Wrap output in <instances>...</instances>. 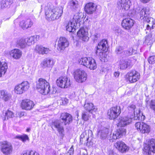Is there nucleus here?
<instances>
[{
  "label": "nucleus",
  "mask_w": 155,
  "mask_h": 155,
  "mask_svg": "<svg viewBox=\"0 0 155 155\" xmlns=\"http://www.w3.org/2000/svg\"><path fill=\"white\" fill-rule=\"evenodd\" d=\"M45 9L46 18L51 21L58 19L61 16L63 8L62 7H55L51 3H48Z\"/></svg>",
  "instance_id": "1"
},
{
  "label": "nucleus",
  "mask_w": 155,
  "mask_h": 155,
  "mask_svg": "<svg viewBox=\"0 0 155 155\" xmlns=\"http://www.w3.org/2000/svg\"><path fill=\"white\" fill-rule=\"evenodd\" d=\"M135 106L132 104L129 106L128 109L129 111V113L132 114L130 118L127 117H121L118 120V123L117 124L118 127H123L130 123L133 119L134 120L135 109Z\"/></svg>",
  "instance_id": "2"
},
{
  "label": "nucleus",
  "mask_w": 155,
  "mask_h": 155,
  "mask_svg": "<svg viewBox=\"0 0 155 155\" xmlns=\"http://www.w3.org/2000/svg\"><path fill=\"white\" fill-rule=\"evenodd\" d=\"M36 87L38 91L44 95H46L50 92L49 83L45 79L40 78L37 83Z\"/></svg>",
  "instance_id": "3"
},
{
  "label": "nucleus",
  "mask_w": 155,
  "mask_h": 155,
  "mask_svg": "<svg viewBox=\"0 0 155 155\" xmlns=\"http://www.w3.org/2000/svg\"><path fill=\"white\" fill-rule=\"evenodd\" d=\"M143 150L147 155H151L152 152L155 153V139L148 140L144 144Z\"/></svg>",
  "instance_id": "4"
},
{
  "label": "nucleus",
  "mask_w": 155,
  "mask_h": 155,
  "mask_svg": "<svg viewBox=\"0 0 155 155\" xmlns=\"http://www.w3.org/2000/svg\"><path fill=\"white\" fill-rule=\"evenodd\" d=\"M73 74L75 80L79 83H82L87 79V74L82 69H77L74 72Z\"/></svg>",
  "instance_id": "5"
},
{
  "label": "nucleus",
  "mask_w": 155,
  "mask_h": 155,
  "mask_svg": "<svg viewBox=\"0 0 155 155\" xmlns=\"http://www.w3.org/2000/svg\"><path fill=\"white\" fill-rule=\"evenodd\" d=\"M1 151L5 155H10L13 150L12 144L7 141L0 142Z\"/></svg>",
  "instance_id": "6"
},
{
  "label": "nucleus",
  "mask_w": 155,
  "mask_h": 155,
  "mask_svg": "<svg viewBox=\"0 0 155 155\" xmlns=\"http://www.w3.org/2000/svg\"><path fill=\"white\" fill-rule=\"evenodd\" d=\"M107 39H102L98 43L97 47V50L95 51L96 55L100 57H103L104 54V51H107Z\"/></svg>",
  "instance_id": "7"
},
{
  "label": "nucleus",
  "mask_w": 155,
  "mask_h": 155,
  "mask_svg": "<svg viewBox=\"0 0 155 155\" xmlns=\"http://www.w3.org/2000/svg\"><path fill=\"white\" fill-rule=\"evenodd\" d=\"M29 87V85L28 82L27 81H24L15 86V91L17 94H21L27 90Z\"/></svg>",
  "instance_id": "8"
},
{
  "label": "nucleus",
  "mask_w": 155,
  "mask_h": 155,
  "mask_svg": "<svg viewBox=\"0 0 155 155\" xmlns=\"http://www.w3.org/2000/svg\"><path fill=\"white\" fill-rule=\"evenodd\" d=\"M121 109L119 106H116L111 108L108 110V115L110 119H114L119 115Z\"/></svg>",
  "instance_id": "9"
},
{
  "label": "nucleus",
  "mask_w": 155,
  "mask_h": 155,
  "mask_svg": "<svg viewBox=\"0 0 155 155\" xmlns=\"http://www.w3.org/2000/svg\"><path fill=\"white\" fill-rule=\"evenodd\" d=\"M58 86L61 88H67L69 87L71 84L70 79L67 77H61L57 80Z\"/></svg>",
  "instance_id": "10"
},
{
  "label": "nucleus",
  "mask_w": 155,
  "mask_h": 155,
  "mask_svg": "<svg viewBox=\"0 0 155 155\" xmlns=\"http://www.w3.org/2000/svg\"><path fill=\"white\" fill-rule=\"evenodd\" d=\"M64 124L61 120H56L52 121L51 126L52 129L55 128L60 134H63L64 132Z\"/></svg>",
  "instance_id": "11"
},
{
  "label": "nucleus",
  "mask_w": 155,
  "mask_h": 155,
  "mask_svg": "<svg viewBox=\"0 0 155 155\" xmlns=\"http://www.w3.org/2000/svg\"><path fill=\"white\" fill-rule=\"evenodd\" d=\"M35 106L34 102L28 99H25L22 100L21 104V107L26 110H32Z\"/></svg>",
  "instance_id": "12"
},
{
  "label": "nucleus",
  "mask_w": 155,
  "mask_h": 155,
  "mask_svg": "<svg viewBox=\"0 0 155 155\" xmlns=\"http://www.w3.org/2000/svg\"><path fill=\"white\" fill-rule=\"evenodd\" d=\"M136 129L142 133H148L150 131V127L142 122H136Z\"/></svg>",
  "instance_id": "13"
},
{
  "label": "nucleus",
  "mask_w": 155,
  "mask_h": 155,
  "mask_svg": "<svg viewBox=\"0 0 155 155\" xmlns=\"http://www.w3.org/2000/svg\"><path fill=\"white\" fill-rule=\"evenodd\" d=\"M60 118V120H62V123L64 125L69 124L72 120V116L68 113H62Z\"/></svg>",
  "instance_id": "14"
},
{
  "label": "nucleus",
  "mask_w": 155,
  "mask_h": 155,
  "mask_svg": "<svg viewBox=\"0 0 155 155\" xmlns=\"http://www.w3.org/2000/svg\"><path fill=\"white\" fill-rule=\"evenodd\" d=\"M134 22V21L130 18H125L122 20L121 25L125 29L129 30L133 26Z\"/></svg>",
  "instance_id": "15"
},
{
  "label": "nucleus",
  "mask_w": 155,
  "mask_h": 155,
  "mask_svg": "<svg viewBox=\"0 0 155 155\" xmlns=\"http://www.w3.org/2000/svg\"><path fill=\"white\" fill-rule=\"evenodd\" d=\"M34 22L30 18L25 19L20 22V26L23 29H27L31 28L33 25Z\"/></svg>",
  "instance_id": "16"
},
{
  "label": "nucleus",
  "mask_w": 155,
  "mask_h": 155,
  "mask_svg": "<svg viewBox=\"0 0 155 155\" xmlns=\"http://www.w3.org/2000/svg\"><path fill=\"white\" fill-rule=\"evenodd\" d=\"M115 146L118 150L122 153H124L127 152L129 147L123 142L119 141L115 144Z\"/></svg>",
  "instance_id": "17"
},
{
  "label": "nucleus",
  "mask_w": 155,
  "mask_h": 155,
  "mask_svg": "<svg viewBox=\"0 0 155 155\" xmlns=\"http://www.w3.org/2000/svg\"><path fill=\"white\" fill-rule=\"evenodd\" d=\"M69 45V43L67 39H59L57 49L59 51L62 52Z\"/></svg>",
  "instance_id": "18"
},
{
  "label": "nucleus",
  "mask_w": 155,
  "mask_h": 155,
  "mask_svg": "<svg viewBox=\"0 0 155 155\" xmlns=\"http://www.w3.org/2000/svg\"><path fill=\"white\" fill-rule=\"evenodd\" d=\"M126 133V130L124 128L120 127L117 129L113 134L112 138L116 140L121 137L123 135H125Z\"/></svg>",
  "instance_id": "19"
},
{
  "label": "nucleus",
  "mask_w": 155,
  "mask_h": 155,
  "mask_svg": "<svg viewBox=\"0 0 155 155\" xmlns=\"http://www.w3.org/2000/svg\"><path fill=\"white\" fill-rule=\"evenodd\" d=\"M96 7L97 6L94 4L90 2L86 4L85 10L87 13L91 14L96 11Z\"/></svg>",
  "instance_id": "20"
},
{
  "label": "nucleus",
  "mask_w": 155,
  "mask_h": 155,
  "mask_svg": "<svg viewBox=\"0 0 155 155\" xmlns=\"http://www.w3.org/2000/svg\"><path fill=\"white\" fill-rule=\"evenodd\" d=\"M84 108L89 112L92 113L93 111L95 112L97 109L95 108L93 103L85 101V103L84 106Z\"/></svg>",
  "instance_id": "21"
},
{
  "label": "nucleus",
  "mask_w": 155,
  "mask_h": 155,
  "mask_svg": "<svg viewBox=\"0 0 155 155\" xmlns=\"http://www.w3.org/2000/svg\"><path fill=\"white\" fill-rule=\"evenodd\" d=\"M35 50L39 54H43L48 53L49 50L48 48H45L41 45H37L35 48Z\"/></svg>",
  "instance_id": "22"
},
{
  "label": "nucleus",
  "mask_w": 155,
  "mask_h": 155,
  "mask_svg": "<svg viewBox=\"0 0 155 155\" xmlns=\"http://www.w3.org/2000/svg\"><path fill=\"white\" fill-rule=\"evenodd\" d=\"M130 63V60H120L119 61V67L121 69H125L131 65Z\"/></svg>",
  "instance_id": "23"
},
{
  "label": "nucleus",
  "mask_w": 155,
  "mask_h": 155,
  "mask_svg": "<svg viewBox=\"0 0 155 155\" xmlns=\"http://www.w3.org/2000/svg\"><path fill=\"white\" fill-rule=\"evenodd\" d=\"M74 21L71 20L66 23L65 26L67 31L69 32H74L75 30V28L77 25Z\"/></svg>",
  "instance_id": "24"
},
{
  "label": "nucleus",
  "mask_w": 155,
  "mask_h": 155,
  "mask_svg": "<svg viewBox=\"0 0 155 155\" xmlns=\"http://www.w3.org/2000/svg\"><path fill=\"white\" fill-rule=\"evenodd\" d=\"M78 6V2L76 0H71L68 3V8L72 11H75Z\"/></svg>",
  "instance_id": "25"
},
{
  "label": "nucleus",
  "mask_w": 155,
  "mask_h": 155,
  "mask_svg": "<svg viewBox=\"0 0 155 155\" xmlns=\"http://www.w3.org/2000/svg\"><path fill=\"white\" fill-rule=\"evenodd\" d=\"M92 58H91L87 57L82 58L80 59L78 61L80 64L88 68Z\"/></svg>",
  "instance_id": "26"
},
{
  "label": "nucleus",
  "mask_w": 155,
  "mask_h": 155,
  "mask_svg": "<svg viewBox=\"0 0 155 155\" xmlns=\"http://www.w3.org/2000/svg\"><path fill=\"white\" fill-rule=\"evenodd\" d=\"M136 70H132L127 75V78L131 83L136 82Z\"/></svg>",
  "instance_id": "27"
},
{
  "label": "nucleus",
  "mask_w": 155,
  "mask_h": 155,
  "mask_svg": "<svg viewBox=\"0 0 155 155\" xmlns=\"http://www.w3.org/2000/svg\"><path fill=\"white\" fill-rule=\"evenodd\" d=\"M119 2L122 9L128 10L129 9L130 4V0H120Z\"/></svg>",
  "instance_id": "28"
},
{
  "label": "nucleus",
  "mask_w": 155,
  "mask_h": 155,
  "mask_svg": "<svg viewBox=\"0 0 155 155\" xmlns=\"http://www.w3.org/2000/svg\"><path fill=\"white\" fill-rule=\"evenodd\" d=\"M11 55L14 58L19 59L21 56L22 52L19 49H14L12 50Z\"/></svg>",
  "instance_id": "29"
},
{
  "label": "nucleus",
  "mask_w": 155,
  "mask_h": 155,
  "mask_svg": "<svg viewBox=\"0 0 155 155\" xmlns=\"http://www.w3.org/2000/svg\"><path fill=\"white\" fill-rule=\"evenodd\" d=\"M150 14V12L148 8H143L140 12L141 18L143 17V18H145V19Z\"/></svg>",
  "instance_id": "30"
},
{
  "label": "nucleus",
  "mask_w": 155,
  "mask_h": 155,
  "mask_svg": "<svg viewBox=\"0 0 155 155\" xmlns=\"http://www.w3.org/2000/svg\"><path fill=\"white\" fill-rule=\"evenodd\" d=\"M87 32L86 31L84 28H81L78 32L77 35L80 38H86V36L87 35Z\"/></svg>",
  "instance_id": "31"
},
{
  "label": "nucleus",
  "mask_w": 155,
  "mask_h": 155,
  "mask_svg": "<svg viewBox=\"0 0 155 155\" xmlns=\"http://www.w3.org/2000/svg\"><path fill=\"white\" fill-rule=\"evenodd\" d=\"M41 64L43 65V67L45 68L46 67H51L53 65V61L48 59L44 60L42 62Z\"/></svg>",
  "instance_id": "32"
},
{
  "label": "nucleus",
  "mask_w": 155,
  "mask_h": 155,
  "mask_svg": "<svg viewBox=\"0 0 155 155\" xmlns=\"http://www.w3.org/2000/svg\"><path fill=\"white\" fill-rule=\"evenodd\" d=\"M92 114L91 112L87 111H83L82 113V118L84 121H87L89 120Z\"/></svg>",
  "instance_id": "33"
},
{
  "label": "nucleus",
  "mask_w": 155,
  "mask_h": 155,
  "mask_svg": "<svg viewBox=\"0 0 155 155\" xmlns=\"http://www.w3.org/2000/svg\"><path fill=\"white\" fill-rule=\"evenodd\" d=\"M107 132L104 130H100L98 132V135L100 136V138L101 139H105L107 136Z\"/></svg>",
  "instance_id": "34"
},
{
  "label": "nucleus",
  "mask_w": 155,
  "mask_h": 155,
  "mask_svg": "<svg viewBox=\"0 0 155 155\" xmlns=\"http://www.w3.org/2000/svg\"><path fill=\"white\" fill-rule=\"evenodd\" d=\"M97 67V64L95 60L92 58L88 68L91 70H94L96 69Z\"/></svg>",
  "instance_id": "35"
},
{
  "label": "nucleus",
  "mask_w": 155,
  "mask_h": 155,
  "mask_svg": "<svg viewBox=\"0 0 155 155\" xmlns=\"http://www.w3.org/2000/svg\"><path fill=\"white\" fill-rule=\"evenodd\" d=\"M4 120H7L8 118H12L14 117V114L11 111L8 110L5 113Z\"/></svg>",
  "instance_id": "36"
},
{
  "label": "nucleus",
  "mask_w": 155,
  "mask_h": 155,
  "mask_svg": "<svg viewBox=\"0 0 155 155\" xmlns=\"http://www.w3.org/2000/svg\"><path fill=\"white\" fill-rule=\"evenodd\" d=\"M10 5L5 0H2L0 2V8L4 9L9 8Z\"/></svg>",
  "instance_id": "37"
},
{
  "label": "nucleus",
  "mask_w": 155,
  "mask_h": 155,
  "mask_svg": "<svg viewBox=\"0 0 155 155\" xmlns=\"http://www.w3.org/2000/svg\"><path fill=\"white\" fill-rule=\"evenodd\" d=\"M136 117H137L136 120H143L145 119V116L143 115V113L141 112L140 110H139L138 112L137 113Z\"/></svg>",
  "instance_id": "38"
},
{
  "label": "nucleus",
  "mask_w": 155,
  "mask_h": 155,
  "mask_svg": "<svg viewBox=\"0 0 155 155\" xmlns=\"http://www.w3.org/2000/svg\"><path fill=\"white\" fill-rule=\"evenodd\" d=\"M18 45L21 48H25L27 45L25 39H20L18 43Z\"/></svg>",
  "instance_id": "39"
},
{
  "label": "nucleus",
  "mask_w": 155,
  "mask_h": 155,
  "mask_svg": "<svg viewBox=\"0 0 155 155\" xmlns=\"http://www.w3.org/2000/svg\"><path fill=\"white\" fill-rule=\"evenodd\" d=\"M71 20L72 21H74V22L76 24V25H77L81 21V18L78 15H74L73 19Z\"/></svg>",
  "instance_id": "40"
},
{
  "label": "nucleus",
  "mask_w": 155,
  "mask_h": 155,
  "mask_svg": "<svg viewBox=\"0 0 155 155\" xmlns=\"http://www.w3.org/2000/svg\"><path fill=\"white\" fill-rule=\"evenodd\" d=\"M21 155H39V154L36 152L33 151H27L24 152Z\"/></svg>",
  "instance_id": "41"
},
{
  "label": "nucleus",
  "mask_w": 155,
  "mask_h": 155,
  "mask_svg": "<svg viewBox=\"0 0 155 155\" xmlns=\"http://www.w3.org/2000/svg\"><path fill=\"white\" fill-rule=\"evenodd\" d=\"M16 137L21 140L23 142H25L27 140H29V138L28 135L25 134L21 136H17Z\"/></svg>",
  "instance_id": "42"
},
{
  "label": "nucleus",
  "mask_w": 155,
  "mask_h": 155,
  "mask_svg": "<svg viewBox=\"0 0 155 155\" xmlns=\"http://www.w3.org/2000/svg\"><path fill=\"white\" fill-rule=\"evenodd\" d=\"M124 49L122 47L118 46L116 47L115 50V52L117 54H120L123 53Z\"/></svg>",
  "instance_id": "43"
},
{
  "label": "nucleus",
  "mask_w": 155,
  "mask_h": 155,
  "mask_svg": "<svg viewBox=\"0 0 155 155\" xmlns=\"http://www.w3.org/2000/svg\"><path fill=\"white\" fill-rule=\"evenodd\" d=\"M153 41L152 39H145V41L143 42V44L145 45L150 46V47L153 44Z\"/></svg>",
  "instance_id": "44"
},
{
  "label": "nucleus",
  "mask_w": 155,
  "mask_h": 155,
  "mask_svg": "<svg viewBox=\"0 0 155 155\" xmlns=\"http://www.w3.org/2000/svg\"><path fill=\"white\" fill-rule=\"evenodd\" d=\"M47 154L48 155H56V151L52 149H48L47 151Z\"/></svg>",
  "instance_id": "45"
},
{
  "label": "nucleus",
  "mask_w": 155,
  "mask_h": 155,
  "mask_svg": "<svg viewBox=\"0 0 155 155\" xmlns=\"http://www.w3.org/2000/svg\"><path fill=\"white\" fill-rule=\"evenodd\" d=\"M150 108L153 110L154 113H155V101L151 100L150 103Z\"/></svg>",
  "instance_id": "46"
},
{
  "label": "nucleus",
  "mask_w": 155,
  "mask_h": 155,
  "mask_svg": "<svg viewBox=\"0 0 155 155\" xmlns=\"http://www.w3.org/2000/svg\"><path fill=\"white\" fill-rule=\"evenodd\" d=\"M146 21L149 24H150V23H152V24L153 25L155 24V21L152 18H147L146 20Z\"/></svg>",
  "instance_id": "47"
},
{
  "label": "nucleus",
  "mask_w": 155,
  "mask_h": 155,
  "mask_svg": "<svg viewBox=\"0 0 155 155\" xmlns=\"http://www.w3.org/2000/svg\"><path fill=\"white\" fill-rule=\"evenodd\" d=\"M148 62L150 64H154L155 62V56H150L148 59Z\"/></svg>",
  "instance_id": "48"
},
{
  "label": "nucleus",
  "mask_w": 155,
  "mask_h": 155,
  "mask_svg": "<svg viewBox=\"0 0 155 155\" xmlns=\"http://www.w3.org/2000/svg\"><path fill=\"white\" fill-rule=\"evenodd\" d=\"M34 39H25L27 45L29 46L34 43Z\"/></svg>",
  "instance_id": "49"
},
{
  "label": "nucleus",
  "mask_w": 155,
  "mask_h": 155,
  "mask_svg": "<svg viewBox=\"0 0 155 155\" xmlns=\"http://www.w3.org/2000/svg\"><path fill=\"white\" fill-rule=\"evenodd\" d=\"M154 25L152 24V23H150V24H147V25L146 29L150 31L151 29H153L154 28Z\"/></svg>",
  "instance_id": "50"
},
{
  "label": "nucleus",
  "mask_w": 155,
  "mask_h": 155,
  "mask_svg": "<svg viewBox=\"0 0 155 155\" xmlns=\"http://www.w3.org/2000/svg\"><path fill=\"white\" fill-rule=\"evenodd\" d=\"M10 97V95L8 93H7L4 96L2 97V99L5 101H7L8 100Z\"/></svg>",
  "instance_id": "51"
},
{
  "label": "nucleus",
  "mask_w": 155,
  "mask_h": 155,
  "mask_svg": "<svg viewBox=\"0 0 155 155\" xmlns=\"http://www.w3.org/2000/svg\"><path fill=\"white\" fill-rule=\"evenodd\" d=\"M7 92L4 90L0 91V96L2 98V97L4 96Z\"/></svg>",
  "instance_id": "52"
},
{
  "label": "nucleus",
  "mask_w": 155,
  "mask_h": 155,
  "mask_svg": "<svg viewBox=\"0 0 155 155\" xmlns=\"http://www.w3.org/2000/svg\"><path fill=\"white\" fill-rule=\"evenodd\" d=\"M134 51H134L132 48H130L129 50L128 51L129 53V54H128V55H131L133 54H135Z\"/></svg>",
  "instance_id": "53"
},
{
  "label": "nucleus",
  "mask_w": 155,
  "mask_h": 155,
  "mask_svg": "<svg viewBox=\"0 0 155 155\" xmlns=\"http://www.w3.org/2000/svg\"><path fill=\"white\" fill-rule=\"evenodd\" d=\"M62 103L64 104H67L68 102V100L66 98H64L62 99Z\"/></svg>",
  "instance_id": "54"
},
{
  "label": "nucleus",
  "mask_w": 155,
  "mask_h": 155,
  "mask_svg": "<svg viewBox=\"0 0 155 155\" xmlns=\"http://www.w3.org/2000/svg\"><path fill=\"white\" fill-rule=\"evenodd\" d=\"M39 37V36L35 35L31 36L29 39H30L31 38V39H38Z\"/></svg>",
  "instance_id": "55"
},
{
  "label": "nucleus",
  "mask_w": 155,
  "mask_h": 155,
  "mask_svg": "<svg viewBox=\"0 0 155 155\" xmlns=\"http://www.w3.org/2000/svg\"><path fill=\"white\" fill-rule=\"evenodd\" d=\"M136 81L137 80H139V78H140V74L136 72Z\"/></svg>",
  "instance_id": "56"
},
{
  "label": "nucleus",
  "mask_w": 155,
  "mask_h": 155,
  "mask_svg": "<svg viewBox=\"0 0 155 155\" xmlns=\"http://www.w3.org/2000/svg\"><path fill=\"white\" fill-rule=\"evenodd\" d=\"M11 5L14 2V0H5Z\"/></svg>",
  "instance_id": "57"
},
{
  "label": "nucleus",
  "mask_w": 155,
  "mask_h": 155,
  "mask_svg": "<svg viewBox=\"0 0 155 155\" xmlns=\"http://www.w3.org/2000/svg\"><path fill=\"white\" fill-rule=\"evenodd\" d=\"M120 74V73L119 72H115L114 74V76L116 77H118Z\"/></svg>",
  "instance_id": "58"
},
{
  "label": "nucleus",
  "mask_w": 155,
  "mask_h": 155,
  "mask_svg": "<svg viewBox=\"0 0 155 155\" xmlns=\"http://www.w3.org/2000/svg\"><path fill=\"white\" fill-rule=\"evenodd\" d=\"M74 151H68L67 153L66 154L68 155H72L73 154Z\"/></svg>",
  "instance_id": "59"
},
{
  "label": "nucleus",
  "mask_w": 155,
  "mask_h": 155,
  "mask_svg": "<svg viewBox=\"0 0 155 155\" xmlns=\"http://www.w3.org/2000/svg\"><path fill=\"white\" fill-rule=\"evenodd\" d=\"M140 1L144 3H146L149 2L150 0H140Z\"/></svg>",
  "instance_id": "60"
},
{
  "label": "nucleus",
  "mask_w": 155,
  "mask_h": 155,
  "mask_svg": "<svg viewBox=\"0 0 155 155\" xmlns=\"http://www.w3.org/2000/svg\"><path fill=\"white\" fill-rule=\"evenodd\" d=\"M74 45H76L77 46H78L79 45L78 42V41L76 40V42L74 41Z\"/></svg>",
  "instance_id": "61"
},
{
  "label": "nucleus",
  "mask_w": 155,
  "mask_h": 155,
  "mask_svg": "<svg viewBox=\"0 0 155 155\" xmlns=\"http://www.w3.org/2000/svg\"><path fill=\"white\" fill-rule=\"evenodd\" d=\"M54 88L53 89L54 90L52 91V92H51V94H54L56 93V88H55L54 90Z\"/></svg>",
  "instance_id": "62"
},
{
  "label": "nucleus",
  "mask_w": 155,
  "mask_h": 155,
  "mask_svg": "<svg viewBox=\"0 0 155 155\" xmlns=\"http://www.w3.org/2000/svg\"><path fill=\"white\" fill-rule=\"evenodd\" d=\"M100 35L98 34H95L94 35V38H99Z\"/></svg>",
  "instance_id": "63"
},
{
  "label": "nucleus",
  "mask_w": 155,
  "mask_h": 155,
  "mask_svg": "<svg viewBox=\"0 0 155 155\" xmlns=\"http://www.w3.org/2000/svg\"><path fill=\"white\" fill-rule=\"evenodd\" d=\"M68 151H71V152H72V151H74V149H73V146H72L70 148V149H69V150Z\"/></svg>",
  "instance_id": "64"
}]
</instances>
